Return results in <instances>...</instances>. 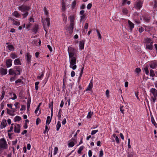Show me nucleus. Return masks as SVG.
<instances>
[{
	"label": "nucleus",
	"instance_id": "obj_1",
	"mask_svg": "<svg viewBox=\"0 0 157 157\" xmlns=\"http://www.w3.org/2000/svg\"><path fill=\"white\" fill-rule=\"evenodd\" d=\"M76 51L71 47H69L68 48V52L70 58V67L72 68L73 70L76 69L77 66L75 65L76 64V59L75 56V54Z\"/></svg>",
	"mask_w": 157,
	"mask_h": 157
},
{
	"label": "nucleus",
	"instance_id": "obj_2",
	"mask_svg": "<svg viewBox=\"0 0 157 157\" xmlns=\"http://www.w3.org/2000/svg\"><path fill=\"white\" fill-rule=\"evenodd\" d=\"M18 8L22 13L21 14L23 16V18L26 17L29 14L28 11L30 9V6L23 5L18 7Z\"/></svg>",
	"mask_w": 157,
	"mask_h": 157
},
{
	"label": "nucleus",
	"instance_id": "obj_3",
	"mask_svg": "<svg viewBox=\"0 0 157 157\" xmlns=\"http://www.w3.org/2000/svg\"><path fill=\"white\" fill-rule=\"evenodd\" d=\"M8 145L7 142L4 138L0 139V155L4 149H7Z\"/></svg>",
	"mask_w": 157,
	"mask_h": 157
},
{
	"label": "nucleus",
	"instance_id": "obj_4",
	"mask_svg": "<svg viewBox=\"0 0 157 157\" xmlns=\"http://www.w3.org/2000/svg\"><path fill=\"white\" fill-rule=\"evenodd\" d=\"M150 92L153 95L151 97L153 102L154 103L157 97V90L154 88H152L150 90Z\"/></svg>",
	"mask_w": 157,
	"mask_h": 157
},
{
	"label": "nucleus",
	"instance_id": "obj_5",
	"mask_svg": "<svg viewBox=\"0 0 157 157\" xmlns=\"http://www.w3.org/2000/svg\"><path fill=\"white\" fill-rule=\"evenodd\" d=\"M14 132L15 133H19L20 132V126L18 124H15L14 126Z\"/></svg>",
	"mask_w": 157,
	"mask_h": 157
},
{
	"label": "nucleus",
	"instance_id": "obj_6",
	"mask_svg": "<svg viewBox=\"0 0 157 157\" xmlns=\"http://www.w3.org/2000/svg\"><path fill=\"white\" fill-rule=\"evenodd\" d=\"M142 6V3L139 1H137L134 5V7L138 9H140Z\"/></svg>",
	"mask_w": 157,
	"mask_h": 157
},
{
	"label": "nucleus",
	"instance_id": "obj_7",
	"mask_svg": "<svg viewBox=\"0 0 157 157\" xmlns=\"http://www.w3.org/2000/svg\"><path fill=\"white\" fill-rule=\"evenodd\" d=\"M150 67L153 69L157 67V61H154L150 63Z\"/></svg>",
	"mask_w": 157,
	"mask_h": 157
},
{
	"label": "nucleus",
	"instance_id": "obj_8",
	"mask_svg": "<svg viewBox=\"0 0 157 157\" xmlns=\"http://www.w3.org/2000/svg\"><path fill=\"white\" fill-rule=\"evenodd\" d=\"M128 27L129 28V29L130 30V32H132V29L134 27V24L130 20L128 21Z\"/></svg>",
	"mask_w": 157,
	"mask_h": 157
},
{
	"label": "nucleus",
	"instance_id": "obj_9",
	"mask_svg": "<svg viewBox=\"0 0 157 157\" xmlns=\"http://www.w3.org/2000/svg\"><path fill=\"white\" fill-rule=\"evenodd\" d=\"M12 60L10 59L6 60V65L7 67H10L12 65Z\"/></svg>",
	"mask_w": 157,
	"mask_h": 157
},
{
	"label": "nucleus",
	"instance_id": "obj_10",
	"mask_svg": "<svg viewBox=\"0 0 157 157\" xmlns=\"http://www.w3.org/2000/svg\"><path fill=\"white\" fill-rule=\"evenodd\" d=\"M0 73L2 75H6L7 73V69L2 67L0 68Z\"/></svg>",
	"mask_w": 157,
	"mask_h": 157
},
{
	"label": "nucleus",
	"instance_id": "obj_11",
	"mask_svg": "<svg viewBox=\"0 0 157 157\" xmlns=\"http://www.w3.org/2000/svg\"><path fill=\"white\" fill-rule=\"evenodd\" d=\"M6 122L5 120L3 119L1 122L0 125L1 128L2 129L5 128L6 126Z\"/></svg>",
	"mask_w": 157,
	"mask_h": 157
},
{
	"label": "nucleus",
	"instance_id": "obj_12",
	"mask_svg": "<svg viewBox=\"0 0 157 157\" xmlns=\"http://www.w3.org/2000/svg\"><path fill=\"white\" fill-rule=\"evenodd\" d=\"M13 69L15 71V72H16V71H17L18 73H17V75H19L20 74V71L21 70V69L20 67L19 66H15L13 68Z\"/></svg>",
	"mask_w": 157,
	"mask_h": 157
},
{
	"label": "nucleus",
	"instance_id": "obj_13",
	"mask_svg": "<svg viewBox=\"0 0 157 157\" xmlns=\"http://www.w3.org/2000/svg\"><path fill=\"white\" fill-rule=\"evenodd\" d=\"M92 80L93 79H92L90 81V82L89 83V85H88L87 88L86 89V91L88 90H91L92 89V87L93 86Z\"/></svg>",
	"mask_w": 157,
	"mask_h": 157
},
{
	"label": "nucleus",
	"instance_id": "obj_14",
	"mask_svg": "<svg viewBox=\"0 0 157 157\" xmlns=\"http://www.w3.org/2000/svg\"><path fill=\"white\" fill-rule=\"evenodd\" d=\"M39 28L38 25H35L33 29H32V30L34 33L36 34L37 33Z\"/></svg>",
	"mask_w": 157,
	"mask_h": 157
},
{
	"label": "nucleus",
	"instance_id": "obj_15",
	"mask_svg": "<svg viewBox=\"0 0 157 157\" xmlns=\"http://www.w3.org/2000/svg\"><path fill=\"white\" fill-rule=\"evenodd\" d=\"M31 56L30 55L29 53L28 52L26 56V60L27 61V63L29 64L31 62Z\"/></svg>",
	"mask_w": 157,
	"mask_h": 157
},
{
	"label": "nucleus",
	"instance_id": "obj_16",
	"mask_svg": "<svg viewBox=\"0 0 157 157\" xmlns=\"http://www.w3.org/2000/svg\"><path fill=\"white\" fill-rule=\"evenodd\" d=\"M85 41L82 40L80 42L79 44V49L80 50H82L84 48Z\"/></svg>",
	"mask_w": 157,
	"mask_h": 157
},
{
	"label": "nucleus",
	"instance_id": "obj_17",
	"mask_svg": "<svg viewBox=\"0 0 157 157\" xmlns=\"http://www.w3.org/2000/svg\"><path fill=\"white\" fill-rule=\"evenodd\" d=\"M74 27V24L73 23H71L70 26L68 28L69 32L70 33H71L73 32V30Z\"/></svg>",
	"mask_w": 157,
	"mask_h": 157
},
{
	"label": "nucleus",
	"instance_id": "obj_18",
	"mask_svg": "<svg viewBox=\"0 0 157 157\" xmlns=\"http://www.w3.org/2000/svg\"><path fill=\"white\" fill-rule=\"evenodd\" d=\"M153 44V42H151L149 44H147L146 45V48L148 49L149 50H151L153 48V46L152 44Z\"/></svg>",
	"mask_w": 157,
	"mask_h": 157
},
{
	"label": "nucleus",
	"instance_id": "obj_19",
	"mask_svg": "<svg viewBox=\"0 0 157 157\" xmlns=\"http://www.w3.org/2000/svg\"><path fill=\"white\" fill-rule=\"evenodd\" d=\"M9 73L10 75H17L13 69H10L9 70Z\"/></svg>",
	"mask_w": 157,
	"mask_h": 157
},
{
	"label": "nucleus",
	"instance_id": "obj_20",
	"mask_svg": "<svg viewBox=\"0 0 157 157\" xmlns=\"http://www.w3.org/2000/svg\"><path fill=\"white\" fill-rule=\"evenodd\" d=\"M14 63L15 65H21V63L20 59H15L14 62Z\"/></svg>",
	"mask_w": 157,
	"mask_h": 157
},
{
	"label": "nucleus",
	"instance_id": "obj_21",
	"mask_svg": "<svg viewBox=\"0 0 157 157\" xmlns=\"http://www.w3.org/2000/svg\"><path fill=\"white\" fill-rule=\"evenodd\" d=\"M53 101H52L51 103H50L49 105V107L50 108V107L51 106V117H52L53 116Z\"/></svg>",
	"mask_w": 157,
	"mask_h": 157
},
{
	"label": "nucleus",
	"instance_id": "obj_22",
	"mask_svg": "<svg viewBox=\"0 0 157 157\" xmlns=\"http://www.w3.org/2000/svg\"><path fill=\"white\" fill-rule=\"evenodd\" d=\"M21 117H20L17 116L14 118V121L15 122L19 121L21 120Z\"/></svg>",
	"mask_w": 157,
	"mask_h": 157
},
{
	"label": "nucleus",
	"instance_id": "obj_23",
	"mask_svg": "<svg viewBox=\"0 0 157 157\" xmlns=\"http://www.w3.org/2000/svg\"><path fill=\"white\" fill-rule=\"evenodd\" d=\"M52 118V117H51V118H50V116L47 117L46 122V124L48 125L50 124L51 120Z\"/></svg>",
	"mask_w": 157,
	"mask_h": 157
},
{
	"label": "nucleus",
	"instance_id": "obj_24",
	"mask_svg": "<svg viewBox=\"0 0 157 157\" xmlns=\"http://www.w3.org/2000/svg\"><path fill=\"white\" fill-rule=\"evenodd\" d=\"M145 42L147 44H149L151 42H153L150 38H147L145 40Z\"/></svg>",
	"mask_w": 157,
	"mask_h": 157
},
{
	"label": "nucleus",
	"instance_id": "obj_25",
	"mask_svg": "<svg viewBox=\"0 0 157 157\" xmlns=\"http://www.w3.org/2000/svg\"><path fill=\"white\" fill-rule=\"evenodd\" d=\"M10 57L13 59L17 58V56L16 54L13 53H11L10 55Z\"/></svg>",
	"mask_w": 157,
	"mask_h": 157
},
{
	"label": "nucleus",
	"instance_id": "obj_26",
	"mask_svg": "<svg viewBox=\"0 0 157 157\" xmlns=\"http://www.w3.org/2000/svg\"><path fill=\"white\" fill-rule=\"evenodd\" d=\"M93 112L90 111L88 112V115L87 116V117L88 119H90L91 117L93 115Z\"/></svg>",
	"mask_w": 157,
	"mask_h": 157
},
{
	"label": "nucleus",
	"instance_id": "obj_27",
	"mask_svg": "<svg viewBox=\"0 0 157 157\" xmlns=\"http://www.w3.org/2000/svg\"><path fill=\"white\" fill-rule=\"evenodd\" d=\"M151 121L152 124L154 125L155 127L156 128L157 127V124L155 122V120L152 117H151Z\"/></svg>",
	"mask_w": 157,
	"mask_h": 157
},
{
	"label": "nucleus",
	"instance_id": "obj_28",
	"mask_svg": "<svg viewBox=\"0 0 157 157\" xmlns=\"http://www.w3.org/2000/svg\"><path fill=\"white\" fill-rule=\"evenodd\" d=\"M61 126V123L59 121H58L57 124L56 125V130L58 131L59 130V128Z\"/></svg>",
	"mask_w": 157,
	"mask_h": 157
},
{
	"label": "nucleus",
	"instance_id": "obj_29",
	"mask_svg": "<svg viewBox=\"0 0 157 157\" xmlns=\"http://www.w3.org/2000/svg\"><path fill=\"white\" fill-rule=\"evenodd\" d=\"M85 17L86 15H81L80 16V22L83 21V22L84 21L86 20L85 19Z\"/></svg>",
	"mask_w": 157,
	"mask_h": 157
},
{
	"label": "nucleus",
	"instance_id": "obj_30",
	"mask_svg": "<svg viewBox=\"0 0 157 157\" xmlns=\"http://www.w3.org/2000/svg\"><path fill=\"white\" fill-rule=\"evenodd\" d=\"M155 74L154 72V71L152 70H151L150 71V76L152 77H153L155 76Z\"/></svg>",
	"mask_w": 157,
	"mask_h": 157
},
{
	"label": "nucleus",
	"instance_id": "obj_31",
	"mask_svg": "<svg viewBox=\"0 0 157 157\" xmlns=\"http://www.w3.org/2000/svg\"><path fill=\"white\" fill-rule=\"evenodd\" d=\"M13 15L14 16L16 17H20V15L18 13L17 11L14 12Z\"/></svg>",
	"mask_w": 157,
	"mask_h": 157
},
{
	"label": "nucleus",
	"instance_id": "obj_32",
	"mask_svg": "<svg viewBox=\"0 0 157 157\" xmlns=\"http://www.w3.org/2000/svg\"><path fill=\"white\" fill-rule=\"evenodd\" d=\"M7 47L8 48L9 50L10 51L13 50L14 48L13 46L12 45H8L7 46Z\"/></svg>",
	"mask_w": 157,
	"mask_h": 157
},
{
	"label": "nucleus",
	"instance_id": "obj_33",
	"mask_svg": "<svg viewBox=\"0 0 157 157\" xmlns=\"http://www.w3.org/2000/svg\"><path fill=\"white\" fill-rule=\"evenodd\" d=\"M31 102V100L30 99L28 100L27 101V109L28 111L29 110V107L30 106Z\"/></svg>",
	"mask_w": 157,
	"mask_h": 157
},
{
	"label": "nucleus",
	"instance_id": "obj_34",
	"mask_svg": "<svg viewBox=\"0 0 157 157\" xmlns=\"http://www.w3.org/2000/svg\"><path fill=\"white\" fill-rule=\"evenodd\" d=\"M122 12L124 14H127L128 13V10L126 8H124L122 9Z\"/></svg>",
	"mask_w": 157,
	"mask_h": 157
},
{
	"label": "nucleus",
	"instance_id": "obj_35",
	"mask_svg": "<svg viewBox=\"0 0 157 157\" xmlns=\"http://www.w3.org/2000/svg\"><path fill=\"white\" fill-rule=\"evenodd\" d=\"M29 121L27 119L25 120V124L24 126V128L25 129H26L27 128L28 126L27 125V123H29Z\"/></svg>",
	"mask_w": 157,
	"mask_h": 157
},
{
	"label": "nucleus",
	"instance_id": "obj_36",
	"mask_svg": "<svg viewBox=\"0 0 157 157\" xmlns=\"http://www.w3.org/2000/svg\"><path fill=\"white\" fill-rule=\"evenodd\" d=\"M62 16H63V21L65 23H66L67 21V18L65 14H62Z\"/></svg>",
	"mask_w": 157,
	"mask_h": 157
},
{
	"label": "nucleus",
	"instance_id": "obj_37",
	"mask_svg": "<svg viewBox=\"0 0 157 157\" xmlns=\"http://www.w3.org/2000/svg\"><path fill=\"white\" fill-rule=\"evenodd\" d=\"M144 70L145 71V74L147 75H148L149 74V71L147 67H145L144 68Z\"/></svg>",
	"mask_w": 157,
	"mask_h": 157
},
{
	"label": "nucleus",
	"instance_id": "obj_38",
	"mask_svg": "<svg viewBox=\"0 0 157 157\" xmlns=\"http://www.w3.org/2000/svg\"><path fill=\"white\" fill-rule=\"evenodd\" d=\"M69 19H70L71 23H73V22H74V16H70L69 17Z\"/></svg>",
	"mask_w": 157,
	"mask_h": 157
},
{
	"label": "nucleus",
	"instance_id": "obj_39",
	"mask_svg": "<svg viewBox=\"0 0 157 157\" xmlns=\"http://www.w3.org/2000/svg\"><path fill=\"white\" fill-rule=\"evenodd\" d=\"M13 23L14 25H20V22H17V21H15L14 20V19H13Z\"/></svg>",
	"mask_w": 157,
	"mask_h": 157
},
{
	"label": "nucleus",
	"instance_id": "obj_40",
	"mask_svg": "<svg viewBox=\"0 0 157 157\" xmlns=\"http://www.w3.org/2000/svg\"><path fill=\"white\" fill-rule=\"evenodd\" d=\"M61 112H62V110L61 109H60L59 110V112L58 113V114L57 115L59 120L60 119V118L61 117Z\"/></svg>",
	"mask_w": 157,
	"mask_h": 157
},
{
	"label": "nucleus",
	"instance_id": "obj_41",
	"mask_svg": "<svg viewBox=\"0 0 157 157\" xmlns=\"http://www.w3.org/2000/svg\"><path fill=\"white\" fill-rule=\"evenodd\" d=\"M49 20H50V19H49V18H46V23L47 24V26L48 27H49L50 25Z\"/></svg>",
	"mask_w": 157,
	"mask_h": 157
},
{
	"label": "nucleus",
	"instance_id": "obj_42",
	"mask_svg": "<svg viewBox=\"0 0 157 157\" xmlns=\"http://www.w3.org/2000/svg\"><path fill=\"white\" fill-rule=\"evenodd\" d=\"M141 71V69L140 68H136L135 70V72L136 73L138 74Z\"/></svg>",
	"mask_w": 157,
	"mask_h": 157
},
{
	"label": "nucleus",
	"instance_id": "obj_43",
	"mask_svg": "<svg viewBox=\"0 0 157 157\" xmlns=\"http://www.w3.org/2000/svg\"><path fill=\"white\" fill-rule=\"evenodd\" d=\"M74 145V142L72 141L69 143L68 144V146L69 147H72Z\"/></svg>",
	"mask_w": 157,
	"mask_h": 157
},
{
	"label": "nucleus",
	"instance_id": "obj_44",
	"mask_svg": "<svg viewBox=\"0 0 157 157\" xmlns=\"http://www.w3.org/2000/svg\"><path fill=\"white\" fill-rule=\"evenodd\" d=\"M83 69H84V66H83L82 67L81 69V72H80V75L79 76V80L80 79V78L82 76V75L83 73Z\"/></svg>",
	"mask_w": 157,
	"mask_h": 157
},
{
	"label": "nucleus",
	"instance_id": "obj_45",
	"mask_svg": "<svg viewBox=\"0 0 157 157\" xmlns=\"http://www.w3.org/2000/svg\"><path fill=\"white\" fill-rule=\"evenodd\" d=\"M31 25L32 24L31 23H29V24L27 25L26 26V29L29 30Z\"/></svg>",
	"mask_w": 157,
	"mask_h": 157
},
{
	"label": "nucleus",
	"instance_id": "obj_46",
	"mask_svg": "<svg viewBox=\"0 0 157 157\" xmlns=\"http://www.w3.org/2000/svg\"><path fill=\"white\" fill-rule=\"evenodd\" d=\"M62 9L63 11L65 10V4L64 3H63Z\"/></svg>",
	"mask_w": 157,
	"mask_h": 157
},
{
	"label": "nucleus",
	"instance_id": "obj_47",
	"mask_svg": "<svg viewBox=\"0 0 157 157\" xmlns=\"http://www.w3.org/2000/svg\"><path fill=\"white\" fill-rule=\"evenodd\" d=\"M54 155H56L57 153L58 148L57 147H56L54 148Z\"/></svg>",
	"mask_w": 157,
	"mask_h": 157
},
{
	"label": "nucleus",
	"instance_id": "obj_48",
	"mask_svg": "<svg viewBox=\"0 0 157 157\" xmlns=\"http://www.w3.org/2000/svg\"><path fill=\"white\" fill-rule=\"evenodd\" d=\"M15 82L16 83H23V81L21 80V79H18Z\"/></svg>",
	"mask_w": 157,
	"mask_h": 157
},
{
	"label": "nucleus",
	"instance_id": "obj_49",
	"mask_svg": "<svg viewBox=\"0 0 157 157\" xmlns=\"http://www.w3.org/2000/svg\"><path fill=\"white\" fill-rule=\"evenodd\" d=\"M96 31L98 34V38H99L100 39H101V37L100 32H99L98 30H97Z\"/></svg>",
	"mask_w": 157,
	"mask_h": 157
},
{
	"label": "nucleus",
	"instance_id": "obj_50",
	"mask_svg": "<svg viewBox=\"0 0 157 157\" xmlns=\"http://www.w3.org/2000/svg\"><path fill=\"white\" fill-rule=\"evenodd\" d=\"M20 105V104L18 102H16L14 104V105L16 107V108L17 109V108H19L20 107V106L18 105Z\"/></svg>",
	"mask_w": 157,
	"mask_h": 157
},
{
	"label": "nucleus",
	"instance_id": "obj_51",
	"mask_svg": "<svg viewBox=\"0 0 157 157\" xmlns=\"http://www.w3.org/2000/svg\"><path fill=\"white\" fill-rule=\"evenodd\" d=\"M103 151L102 150L100 151L99 157H102L103 156Z\"/></svg>",
	"mask_w": 157,
	"mask_h": 157
},
{
	"label": "nucleus",
	"instance_id": "obj_52",
	"mask_svg": "<svg viewBox=\"0 0 157 157\" xmlns=\"http://www.w3.org/2000/svg\"><path fill=\"white\" fill-rule=\"evenodd\" d=\"M13 124H11V126L10 127V130H9L8 131V133H9L11 131H13V127L12 126V125Z\"/></svg>",
	"mask_w": 157,
	"mask_h": 157
},
{
	"label": "nucleus",
	"instance_id": "obj_53",
	"mask_svg": "<svg viewBox=\"0 0 157 157\" xmlns=\"http://www.w3.org/2000/svg\"><path fill=\"white\" fill-rule=\"evenodd\" d=\"M98 130H93L91 132V135H94L95 134L96 132H98Z\"/></svg>",
	"mask_w": 157,
	"mask_h": 157
},
{
	"label": "nucleus",
	"instance_id": "obj_54",
	"mask_svg": "<svg viewBox=\"0 0 157 157\" xmlns=\"http://www.w3.org/2000/svg\"><path fill=\"white\" fill-rule=\"evenodd\" d=\"M157 7V2L155 1L154 3L153 8L156 9Z\"/></svg>",
	"mask_w": 157,
	"mask_h": 157
},
{
	"label": "nucleus",
	"instance_id": "obj_55",
	"mask_svg": "<svg viewBox=\"0 0 157 157\" xmlns=\"http://www.w3.org/2000/svg\"><path fill=\"white\" fill-rule=\"evenodd\" d=\"M40 120L39 118H37L36 120V124L38 125L40 122Z\"/></svg>",
	"mask_w": 157,
	"mask_h": 157
},
{
	"label": "nucleus",
	"instance_id": "obj_56",
	"mask_svg": "<svg viewBox=\"0 0 157 157\" xmlns=\"http://www.w3.org/2000/svg\"><path fill=\"white\" fill-rule=\"evenodd\" d=\"M76 5V2L75 1H74L73 2L72 4V8L74 9Z\"/></svg>",
	"mask_w": 157,
	"mask_h": 157
},
{
	"label": "nucleus",
	"instance_id": "obj_57",
	"mask_svg": "<svg viewBox=\"0 0 157 157\" xmlns=\"http://www.w3.org/2000/svg\"><path fill=\"white\" fill-rule=\"evenodd\" d=\"M123 106H122L120 108V110L121 112V113L123 114H124V109H123Z\"/></svg>",
	"mask_w": 157,
	"mask_h": 157
},
{
	"label": "nucleus",
	"instance_id": "obj_58",
	"mask_svg": "<svg viewBox=\"0 0 157 157\" xmlns=\"http://www.w3.org/2000/svg\"><path fill=\"white\" fill-rule=\"evenodd\" d=\"M91 7H92V4L91 3H89V4H88V5L87 6V9H90L91 8Z\"/></svg>",
	"mask_w": 157,
	"mask_h": 157
},
{
	"label": "nucleus",
	"instance_id": "obj_59",
	"mask_svg": "<svg viewBox=\"0 0 157 157\" xmlns=\"http://www.w3.org/2000/svg\"><path fill=\"white\" fill-rule=\"evenodd\" d=\"M13 98H12L11 99L12 100L16 99L17 98V96L16 95V94H15L14 93L13 94Z\"/></svg>",
	"mask_w": 157,
	"mask_h": 157
},
{
	"label": "nucleus",
	"instance_id": "obj_60",
	"mask_svg": "<svg viewBox=\"0 0 157 157\" xmlns=\"http://www.w3.org/2000/svg\"><path fill=\"white\" fill-rule=\"evenodd\" d=\"M75 75V73L74 71H72L71 73V76L72 77H73Z\"/></svg>",
	"mask_w": 157,
	"mask_h": 157
},
{
	"label": "nucleus",
	"instance_id": "obj_61",
	"mask_svg": "<svg viewBox=\"0 0 157 157\" xmlns=\"http://www.w3.org/2000/svg\"><path fill=\"white\" fill-rule=\"evenodd\" d=\"M47 47L50 52H52V48L49 45H48Z\"/></svg>",
	"mask_w": 157,
	"mask_h": 157
},
{
	"label": "nucleus",
	"instance_id": "obj_62",
	"mask_svg": "<svg viewBox=\"0 0 157 157\" xmlns=\"http://www.w3.org/2000/svg\"><path fill=\"white\" fill-rule=\"evenodd\" d=\"M88 155L90 157L92 155V152L90 150H89L88 151Z\"/></svg>",
	"mask_w": 157,
	"mask_h": 157
},
{
	"label": "nucleus",
	"instance_id": "obj_63",
	"mask_svg": "<svg viewBox=\"0 0 157 157\" xmlns=\"http://www.w3.org/2000/svg\"><path fill=\"white\" fill-rule=\"evenodd\" d=\"M85 13V11L83 10H81L80 12V15H85L84 13Z\"/></svg>",
	"mask_w": 157,
	"mask_h": 157
},
{
	"label": "nucleus",
	"instance_id": "obj_64",
	"mask_svg": "<svg viewBox=\"0 0 157 157\" xmlns=\"http://www.w3.org/2000/svg\"><path fill=\"white\" fill-rule=\"evenodd\" d=\"M115 140L117 143L118 144L119 143V139L117 136L115 137Z\"/></svg>",
	"mask_w": 157,
	"mask_h": 157
}]
</instances>
